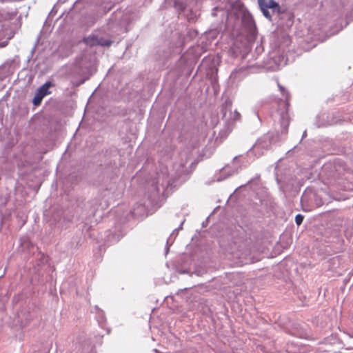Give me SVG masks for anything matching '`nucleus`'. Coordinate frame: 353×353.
<instances>
[{
  "instance_id": "nucleus-20",
  "label": "nucleus",
  "mask_w": 353,
  "mask_h": 353,
  "mask_svg": "<svg viewBox=\"0 0 353 353\" xmlns=\"http://www.w3.org/2000/svg\"><path fill=\"white\" fill-rule=\"evenodd\" d=\"M51 270L53 272L54 270V268L53 267H52V268L50 267V270L49 271H51Z\"/></svg>"
},
{
  "instance_id": "nucleus-4",
  "label": "nucleus",
  "mask_w": 353,
  "mask_h": 353,
  "mask_svg": "<svg viewBox=\"0 0 353 353\" xmlns=\"http://www.w3.org/2000/svg\"><path fill=\"white\" fill-rule=\"evenodd\" d=\"M345 168L341 165V161L339 159L334 160L333 163H326L322 168V173H326L327 178L335 179L341 174V170Z\"/></svg>"
},
{
  "instance_id": "nucleus-15",
  "label": "nucleus",
  "mask_w": 353,
  "mask_h": 353,
  "mask_svg": "<svg viewBox=\"0 0 353 353\" xmlns=\"http://www.w3.org/2000/svg\"><path fill=\"white\" fill-rule=\"evenodd\" d=\"M53 86L51 81H46V96L51 94V92L49 90V89Z\"/></svg>"
},
{
  "instance_id": "nucleus-7",
  "label": "nucleus",
  "mask_w": 353,
  "mask_h": 353,
  "mask_svg": "<svg viewBox=\"0 0 353 353\" xmlns=\"http://www.w3.org/2000/svg\"><path fill=\"white\" fill-rule=\"evenodd\" d=\"M280 123L281 128V133L285 134L288 132V125L290 123V118L287 112H283L280 116Z\"/></svg>"
},
{
  "instance_id": "nucleus-3",
  "label": "nucleus",
  "mask_w": 353,
  "mask_h": 353,
  "mask_svg": "<svg viewBox=\"0 0 353 353\" xmlns=\"http://www.w3.org/2000/svg\"><path fill=\"white\" fill-rule=\"evenodd\" d=\"M232 103L230 99H226L221 106V113L222 117L226 121H239L241 118V114L236 110H232Z\"/></svg>"
},
{
  "instance_id": "nucleus-11",
  "label": "nucleus",
  "mask_w": 353,
  "mask_h": 353,
  "mask_svg": "<svg viewBox=\"0 0 353 353\" xmlns=\"http://www.w3.org/2000/svg\"><path fill=\"white\" fill-rule=\"evenodd\" d=\"M174 7L179 11H183L185 9L186 5L185 3L180 0H175L174 1Z\"/></svg>"
},
{
  "instance_id": "nucleus-9",
  "label": "nucleus",
  "mask_w": 353,
  "mask_h": 353,
  "mask_svg": "<svg viewBox=\"0 0 353 353\" xmlns=\"http://www.w3.org/2000/svg\"><path fill=\"white\" fill-rule=\"evenodd\" d=\"M44 97V85H42L39 88L37 92L35 94L34 97L33 98L32 103L34 105H39L42 101L43 98Z\"/></svg>"
},
{
  "instance_id": "nucleus-17",
  "label": "nucleus",
  "mask_w": 353,
  "mask_h": 353,
  "mask_svg": "<svg viewBox=\"0 0 353 353\" xmlns=\"http://www.w3.org/2000/svg\"><path fill=\"white\" fill-rule=\"evenodd\" d=\"M98 321L99 323H101V322L103 321V314L102 312H99L97 316Z\"/></svg>"
},
{
  "instance_id": "nucleus-19",
  "label": "nucleus",
  "mask_w": 353,
  "mask_h": 353,
  "mask_svg": "<svg viewBox=\"0 0 353 353\" xmlns=\"http://www.w3.org/2000/svg\"><path fill=\"white\" fill-rule=\"evenodd\" d=\"M239 162V159H238V157H234V164H236L237 163Z\"/></svg>"
},
{
  "instance_id": "nucleus-10",
  "label": "nucleus",
  "mask_w": 353,
  "mask_h": 353,
  "mask_svg": "<svg viewBox=\"0 0 353 353\" xmlns=\"http://www.w3.org/2000/svg\"><path fill=\"white\" fill-rule=\"evenodd\" d=\"M276 179L281 189L283 190L286 185H292V183L290 181V179L280 176L277 172L276 173Z\"/></svg>"
},
{
  "instance_id": "nucleus-2",
  "label": "nucleus",
  "mask_w": 353,
  "mask_h": 353,
  "mask_svg": "<svg viewBox=\"0 0 353 353\" xmlns=\"http://www.w3.org/2000/svg\"><path fill=\"white\" fill-rule=\"evenodd\" d=\"M272 137L267 134L259 138L250 151V154H254L256 157L261 156L265 151L269 150L272 145Z\"/></svg>"
},
{
  "instance_id": "nucleus-16",
  "label": "nucleus",
  "mask_w": 353,
  "mask_h": 353,
  "mask_svg": "<svg viewBox=\"0 0 353 353\" xmlns=\"http://www.w3.org/2000/svg\"><path fill=\"white\" fill-rule=\"evenodd\" d=\"M261 10L263 14L264 15V17L270 21L272 19V16H271L270 12L268 10V9Z\"/></svg>"
},
{
  "instance_id": "nucleus-14",
  "label": "nucleus",
  "mask_w": 353,
  "mask_h": 353,
  "mask_svg": "<svg viewBox=\"0 0 353 353\" xmlns=\"http://www.w3.org/2000/svg\"><path fill=\"white\" fill-rule=\"evenodd\" d=\"M304 216L301 215V214H297L295 216V222L298 225H300L303 221Z\"/></svg>"
},
{
  "instance_id": "nucleus-18",
  "label": "nucleus",
  "mask_w": 353,
  "mask_h": 353,
  "mask_svg": "<svg viewBox=\"0 0 353 353\" xmlns=\"http://www.w3.org/2000/svg\"><path fill=\"white\" fill-rule=\"evenodd\" d=\"M237 74H238V72H232V73L230 74V78L231 79H235V78L236 77V76H237Z\"/></svg>"
},
{
  "instance_id": "nucleus-6",
  "label": "nucleus",
  "mask_w": 353,
  "mask_h": 353,
  "mask_svg": "<svg viewBox=\"0 0 353 353\" xmlns=\"http://www.w3.org/2000/svg\"><path fill=\"white\" fill-rule=\"evenodd\" d=\"M258 3L261 10L272 9L273 12H277L281 10L279 3L274 0H258Z\"/></svg>"
},
{
  "instance_id": "nucleus-22",
  "label": "nucleus",
  "mask_w": 353,
  "mask_h": 353,
  "mask_svg": "<svg viewBox=\"0 0 353 353\" xmlns=\"http://www.w3.org/2000/svg\"><path fill=\"white\" fill-rule=\"evenodd\" d=\"M285 64H286V62H285V61H284V62H283V63H282L281 65H285Z\"/></svg>"
},
{
  "instance_id": "nucleus-13",
  "label": "nucleus",
  "mask_w": 353,
  "mask_h": 353,
  "mask_svg": "<svg viewBox=\"0 0 353 353\" xmlns=\"http://www.w3.org/2000/svg\"><path fill=\"white\" fill-rule=\"evenodd\" d=\"M278 87L279 88L280 92L283 94V96L285 95V99H286V101H288V92L285 90V88L283 87L281 85H280L279 83H278Z\"/></svg>"
},
{
  "instance_id": "nucleus-12",
  "label": "nucleus",
  "mask_w": 353,
  "mask_h": 353,
  "mask_svg": "<svg viewBox=\"0 0 353 353\" xmlns=\"http://www.w3.org/2000/svg\"><path fill=\"white\" fill-rule=\"evenodd\" d=\"M185 222V219H183L181 222V224L179 226V228H176L173 232L172 233L170 234V237L168 238V239L167 240V243H168L169 241L171 240L172 239V236H176L177 235V232L179 230H182L183 229V225ZM175 237H174V239Z\"/></svg>"
},
{
  "instance_id": "nucleus-21",
  "label": "nucleus",
  "mask_w": 353,
  "mask_h": 353,
  "mask_svg": "<svg viewBox=\"0 0 353 353\" xmlns=\"http://www.w3.org/2000/svg\"><path fill=\"white\" fill-rule=\"evenodd\" d=\"M154 351L156 352V353H158L159 351L157 350V349H154Z\"/></svg>"
},
{
  "instance_id": "nucleus-8",
  "label": "nucleus",
  "mask_w": 353,
  "mask_h": 353,
  "mask_svg": "<svg viewBox=\"0 0 353 353\" xmlns=\"http://www.w3.org/2000/svg\"><path fill=\"white\" fill-rule=\"evenodd\" d=\"M239 168L231 170L230 168L226 166L221 170L220 175L216 177L217 181H221L226 179L227 177L238 172Z\"/></svg>"
},
{
  "instance_id": "nucleus-1",
  "label": "nucleus",
  "mask_w": 353,
  "mask_h": 353,
  "mask_svg": "<svg viewBox=\"0 0 353 353\" xmlns=\"http://www.w3.org/2000/svg\"><path fill=\"white\" fill-rule=\"evenodd\" d=\"M188 157L185 155V161L180 163H174L172 173H168V168H162L160 172L157 173L156 178L152 181V194L153 197H156L164 192L170 187L172 186L175 180L185 174V166L188 163Z\"/></svg>"
},
{
  "instance_id": "nucleus-5",
  "label": "nucleus",
  "mask_w": 353,
  "mask_h": 353,
  "mask_svg": "<svg viewBox=\"0 0 353 353\" xmlns=\"http://www.w3.org/2000/svg\"><path fill=\"white\" fill-rule=\"evenodd\" d=\"M83 42L90 46H110L112 43L111 40L104 39L103 37L96 34H91L87 37L83 38Z\"/></svg>"
}]
</instances>
